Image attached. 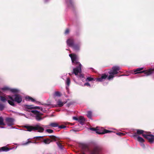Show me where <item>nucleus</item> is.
I'll return each instance as SVG.
<instances>
[{
  "mask_svg": "<svg viewBox=\"0 0 154 154\" xmlns=\"http://www.w3.org/2000/svg\"><path fill=\"white\" fill-rule=\"evenodd\" d=\"M23 127L26 128L27 129V131H37L38 132L42 133L44 130L43 128L38 125H35L34 126L24 125Z\"/></svg>",
  "mask_w": 154,
  "mask_h": 154,
  "instance_id": "obj_1",
  "label": "nucleus"
},
{
  "mask_svg": "<svg viewBox=\"0 0 154 154\" xmlns=\"http://www.w3.org/2000/svg\"><path fill=\"white\" fill-rule=\"evenodd\" d=\"M120 70V67L118 66H113L112 69L108 72L109 75V76L108 79L110 80L112 79L114 77V75L117 74L118 73V71Z\"/></svg>",
  "mask_w": 154,
  "mask_h": 154,
  "instance_id": "obj_2",
  "label": "nucleus"
},
{
  "mask_svg": "<svg viewBox=\"0 0 154 154\" xmlns=\"http://www.w3.org/2000/svg\"><path fill=\"white\" fill-rule=\"evenodd\" d=\"M69 56L71 57L73 65H77L81 64L79 62V58L78 56L74 54H69Z\"/></svg>",
  "mask_w": 154,
  "mask_h": 154,
  "instance_id": "obj_3",
  "label": "nucleus"
},
{
  "mask_svg": "<svg viewBox=\"0 0 154 154\" xmlns=\"http://www.w3.org/2000/svg\"><path fill=\"white\" fill-rule=\"evenodd\" d=\"M9 98L12 101H14L18 103H20L22 101L21 96L19 94H15L13 97L8 96Z\"/></svg>",
  "mask_w": 154,
  "mask_h": 154,
  "instance_id": "obj_4",
  "label": "nucleus"
},
{
  "mask_svg": "<svg viewBox=\"0 0 154 154\" xmlns=\"http://www.w3.org/2000/svg\"><path fill=\"white\" fill-rule=\"evenodd\" d=\"M76 68L73 69L72 73L74 74L75 75H78V74L81 73L82 72V65L80 64Z\"/></svg>",
  "mask_w": 154,
  "mask_h": 154,
  "instance_id": "obj_5",
  "label": "nucleus"
},
{
  "mask_svg": "<svg viewBox=\"0 0 154 154\" xmlns=\"http://www.w3.org/2000/svg\"><path fill=\"white\" fill-rule=\"evenodd\" d=\"M5 121L9 126H11L14 125V119L13 118L7 117L5 119Z\"/></svg>",
  "mask_w": 154,
  "mask_h": 154,
  "instance_id": "obj_6",
  "label": "nucleus"
},
{
  "mask_svg": "<svg viewBox=\"0 0 154 154\" xmlns=\"http://www.w3.org/2000/svg\"><path fill=\"white\" fill-rule=\"evenodd\" d=\"M143 136L147 139L150 143H152L154 141V136L152 134H143Z\"/></svg>",
  "mask_w": 154,
  "mask_h": 154,
  "instance_id": "obj_7",
  "label": "nucleus"
},
{
  "mask_svg": "<svg viewBox=\"0 0 154 154\" xmlns=\"http://www.w3.org/2000/svg\"><path fill=\"white\" fill-rule=\"evenodd\" d=\"M108 75L105 74H102L100 78H97L96 79V81L102 82L104 81L107 77Z\"/></svg>",
  "mask_w": 154,
  "mask_h": 154,
  "instance_id": "obj_8",
  "label": "nucleus"
},
{
  "mask_svg": "<svg viewBox=\"0 0 154 154\" xmlns=\"http://www.w3.org/2000/svg\"><path fill=\"white\" fill-rule=\"evenodd\" d=\"M66 2L68 6L72 10H73L74 6L72 0H66Z\"/></svg>",
  "mask_w": 154,
  "mask_h": 154,
  "instance_id": "obj_9",
  "label": "nucleus"
},
{
  "mask_svg": "<svg viewBox=\"0 0 154 154\" xmlns=\"http://www.w3.org/2000/svg\"><path fill=\"white\" fill-rule=\"evenodd\" d=\"M154 72V69H149L148 70H143L140 72H145V75L148 76L152 74Z\"/></svg>",
  "mask_w": 154,
  "mask_h": 154,
  "instance_id": "obj_10",
  "label": "nucleus"
},
{
  "mask_svg": "<svg viewBox=\"0 0 154 154\" xmlns=\"http://www.w3.org/2000/svg\"><path fill=\"white\" fill-rule=\"evenodd\" d=\"M85 121V119L82 116H80L79 117L78 122L82 125H83Z\"/></svg>",
  "mask_w": 154,
  "mask_h": 154,
  "instance_id": "obj_11",
  "label": "nucleus"
},
{
  "mask_svg": "<svg viewBox=\"0 0 154 154\" xmlns=\"http://www.w3.org/2000/svg\"><path fill=\"white\" fill-rule=\"evenodd\" d=\"M74 40L73 39H69L67 41V45L69 47H72L74 44Z\"/></svg>",
  "mask_w": 154,
  "mask_h": 154,
  "instance_id": "obj_12",
  "label": "nucleus"
},
{
  "mask_svg": "<svg viewBox=\"0 0 154 154\" xmlns=\"http://www.w3.org/2000/svg\"><path fill=\"white\" fill-rule=\"evenodd\" d=\"M32 105H24V107L26 109V110L28 112H30L29 109H34V107L32 106Z\"/></svg>",
  "mask_w": 154,
  "mask_h": 154,
  "instance_id": "obj_13",
  "label": "nucleus"
},
{
  "mask_svg": "<svg viewBox=\"0 0 154 154\" xmlns=\"http://www.w3.org/2000/svg\"><path fill=\"white\" fill-rule=\"evenodd\" d=\"M11 149L6 146H4L0 148V152L2 151L7 152Z\"/></svg>",
  "mask_w": 154,
  "mask_h": 154,
  "instance_id": "obj_14",
  "label": "nucleus"
},
{
  "mask_svg": "<svg viewBox=\"0 0 154 154\" xmlns=\"http://www.w3.org/2000/svg\"><path fill=\"white\" fill-rule=\"evenodd\" d=\"M41 141L45 144H49L51 142L50 139L48 138H46L44 139L43 141L41 140Z\"/></svg>",
  "mask_w": 154,
  "mask_h": 154,
  "instance_id": "obj_15",
  "label": "nucleus"
},
{
  "mask_svg": "<svg viewBox=\"0 0 154 154\" xmlns=\"http://www.w3.org/2000/svg\"><path fill=\"white\" fill-rule=\"evenodd\" d=\"M42 115V114L39 112L38 114H37L35 117L36 119L38 121H40L42 119V118L40 116Z\"/></svg>",
  "mask_w": 154,
  "mask_h": 154,
  "instance_id": "obj_16",
  "label": "nucleus"
},
{
  "mask_svg": "<svg viewBox=\"0 0 154 154\" xmlns=\"http://www.w3.org/2000/svg\"><path fill=\"white\" fill-rule=\"evenodd\" d=\"M143 68H138L137 69H136L134 71V72H135V74H136L137 73H144V74H145V72H142V71H141V70H143Z\"/></svg>",
  "mask_w": 154,
  "mask_h": 154,
  "instance_id": "obj_17",
  "label": "nucleus"
},
{
  "mask_svg": "<svg viewBox=\"0 0 154 154\" xmlns=\"http://www.w3.org/2000/svg\"><path fill=\"white\" fill-rule=\"evenodd\" d=\"M57 105L59 107H62L64 105V103L60 99L58 100L57 102Z\"/></svg>",
  "mask_w": 154,
  "mask_h": 154,
  "instance_id": "obj_18",
  "label": "nucleus"
},
{
  "mask_svg": "<svg viewBox=\"0 0 154 154\" xmlns=\"http://www.w3.org/2000/svg\"><path fill=\"white\" fill-rule=\"evenodd\" d=\"M72 47L74 50L78 51L79 49L80 46L79 45L74 44Z\"/></svg>",
  "mask_w": 154,
  "mask_h": 154,
  "instance_id": "obj_19",
  "label": "nucleus"
},
{
  "mask_svg": "<svg viewBox=\"0 0 154 154\" xmlns=\"http://www.w3.org/2000/svg\"><path fill=\"white\" fill-rule=\"evenodd\" d=\"M51 142L53 141H55L57 140V137L54 135H51L49 136Z\"/></svg>",
  "mask_w": 154,
  "mask_h": 154,
  "instance_id": "obj_20",
  "label": "nucleus"
},
{
  "mask_svg": "<svg viewBox=\"0 0 154 154\" xmlns=\"http://www.w3.org/2000/svg\"><path fill=\"white\" fill-rule=\"evenodd\" d=\"M38 143V142H37L36 141H33V140L32 141H31V140H29V139H28V141L25 143H23V145H27L28 144H29V143Z\"/></svg>",
  "mask_w": 154,
  "mask_h": 154,
  "instance_id": "obj_21",
  "label": "nucleus"
},
{
  "mask_svg": "<svg viewBox=\"0 0 154 154\" xmlns=\"http://www.w3.org/2000/svg\"><path fill=\"white\" fill-rule=\"evenodd\" d=\"M144 131L141 130L137 129V130L136 134H137L138 135L142 134L143 136V135L144 134L143 133L144 132Z\"/></svg>",
  "mask_w": 154,
  "mask_h": 154,
  "instance_id": "obj_22",
  "label": "nucleus"
},
{
  "mask_svg": "<svg viewBox=\"0 0 154 154\" xmlns=\"http://www.w3.org/2000/svg\"><path fill=\"white\" fill-rule=\"evenodd\" d=\"M4 120L2 116H0V126L6 125L5 123L4 122Z\"/></svg>",
  "mask_w": 154,
  "mask_h": 154,
  "instance_id": "obj_23",
  "label": "nucleus"
},
{
  "mask_svg": "<svg viewBox=\"0 0 154 154\" xmlns=\"http://www.w3.org/2000/svg\"><path fill=\"white\" fill-rule=\"evenodd\" d=\"M58 146V147L61 149H63V146L59 142H56Z\"/></svg>",
  "mask_w": 154,
  "mask_h": 154,
  "instance_id": "obj_24",
  "label": "nucleus"
},
{
  "mask_svg": "<svg viewBox=\"0 0 154 154\" xmlns=\"http://www.w3.org/2000/svg\"><path fill=\"white\" fill-rule=\"evenodd\" d=\"M49 126L53 127H57L58 126V124L56 123H52L50 124Z\"/></svg>",
  "mask_w": 154,
  "mask_h": 154,
  "instance_id": "obj_25",
  "label": "nucleus"
},
{
  "mask_svg": "<svg viewBox=\"0 0 154 154\" xmlns=\"http://www.w3.org/2000/svg\"><path fill=\"white\" fill-rule=\"evenodd\" d=\"M92 116V112L91 111H89L87 112V116L89 119H91Z\"/></svg>",
  "mask_w": 154,
  "mask_h": 154,
  "instance_id": "obj_26",
  "label": "nucleus"
},
{
  "mask_svg": "<svg viewBox=\"0 0 154 154\" xmlns=\"http://www.w3.org/2000/svg\"><path fill=\"white\" fill-rule=\"evenodd\" d=\"M137 140L141 143H143L144 142V140L141 137H138L137 138Z\"/></svg>",
  "mask_w": 154,
  "mask_h": 154,
  "instance_id": "obj_27",
  "label": "nucleus"
},
{
  "mask_svg": "<svg viewBox=\"0 0 154 154\" xmlns=\"http://www.w3.org/2000/svg\"><path fill=\"white\" fill-rule=\"evenodd\" d=\"M61 94L60 92L58 91H57L55 92L54 95L55 96L60 97Z\"/></svg>",
  "mask_w": 154,
  "mask_h": 154,
  "instance_id": "obj_28",
  "label": "nucleus"
},
{
  "mask_svg": "<svg viewBox=\"0 0 154 154\" xmlns=\"http://www.w3.org/2000/svg\"><path fill=\"white\" fill-rule=\"evenodd\" d=\"M95 79L90 77H88L86 79V81H95Z\"/></svg>",
  "mask_w": 154,
  "mask_h": 154,
  "instance_id": "obj_29",
  "label": "nucleus"
},
{
  "mask_svg": "<svg viewBox=\"0 0 154 154\" xmlns=\"http://www.w3.org/2000/svg\"><path fill=\"white\" fill-rule=\"evenodd\" d=\"M113 131H109V130H107L106 129H104L103 131L102 132V133L103 134H104L105 133H107L109 132H112Z\"/></svg>",
  "mask_w": 154,
  "mask_h": 154,
  "instance_id": "obj_30",
  "label": "nucleus"
},
{
  "mask_svg": "<svg viewBox=\"0 0 154 154\" xmlns=\"http://www.w3.org/2000/svg\"><path fill=\"white\" fill-rule=\"evenodd\" d=\"M26 99H28L29 100H30L32 102H34L35 101V99L32 98V97H29V96H28L26 97Z\"/></svg>",
  "mask_w": 154,
  "mask_h": 154,
  "instance_id": "obj_31",
  "label": "nucleus"
},
{
  "mask_svg": "<svg viewBox=\"0 0 154 154\" xmlns=\"http://www.w3.org/2000/svg\"><path fill=\"white\" fill-rule=\"evenodd\" d=\"M43 136H37L34 137V139H35L37 140H40L41 139H43Z\"/></svg>",
  "mask_w": 154,
  "mask_h": 154,
  "instance_id": "obj_32",
  "label": "nucleus"
},
{
  "mask_svg": "<svg viewBox=\"0 0 154 154\" xmlns=\"http://www.w3.org/2000/svg\"><path fill=\"white\" fill-rule=\"evenodd\" d=\"M0 100L3 102H5L6 101V99L5 97L2 96H0Z\"/></svg>",
  "mask_w": 154,
  "mask_h": 154,
  "instance_id": "obj_33",
  "label": "nucleus"
},
{
  "mask_svg": "<svg viewBox=\"0 0 154 154\" xmlns=\"http://www.w3.org/2000/svg\"><path fill=\"white\" fill-rule=\"evenodd\" d=\"M10 91L13 93H17L18 92V90L16 89H11L10 88Z\"/></svg>",
  "mask_w": 154,
  "mask_h": 154,
  "instance_id": "obj_34",
  "label": "nucleus"
},
{
  "mask_svg": "<svg viewBox=\"0 0 154 154\" xmlns=\"http://www.w3.org/2000/svg\"><path fill=\"white\" fill-rule=\"evenodd\" d=\"M70 81L69 78H67L66 79V84L68 86H69L70 85Z\"/></svg>",
  "mask_w": 154,
  "mask_h": 154,
  "instance_id": "obj_35",
  "label": "nucleus"
},
{
  "mask_svg": "<svg viewBox=\"0 0 154 154\" xmlns=\"http://www.w3.org/2000/svg\"><path fill=\"white\" fill-rule=\"evenodd\" d=\"M45 131L48 133H52L54 131L53 130L51 129H47L45 130Z\"/></svg>",
  "mask_w": 154,
  "mask_h": 154,
  "instance_id": "obj_36",
  "label": "nucleus"
},
{
  "mask_svg": "<svg viewBox=\"0 0 154 154\" xmlns=\"http://www.w3.org/2000/svg\"><path fill=\"white\" fill-rule=\"evenodd\" d=\"M14 101H12V100L11 101V100H8V102L12 106H14L15 105H14V103L13 102Z\"/></svg>",
  "mask_w": 154,
  "mask_h": 154,
  "instance_id": "obj_37",
  "label": "nucleus"
},
{
  "mask_svg": "<svg viewBox=\"0 0 154 154\" xmlns=\"http://www.w3.org/2000/svg\"><path fill=\"white\" fill-rule=\"evenodd\" d=\"M10 88H9L8 87H5L2 88V90H3V91H10Z\"/></svg>",
  "mask_w": 154,
  "mask_h": 154,
  "instance_id": "obj_38",
  "label": "nucleus"
},
{
  "mask_svg": "<svg viewBox=\"0 0 154 154\" xmlns=\"http://www.w3.org/2000/svg\"><path fill=\"white\" fill-rule=\"evenodd\" d=\"M31 112L33 113L34 114H35L36 115L37 114H38L39 112L38 111L36 110H32L31 111Z\"/></svg>",
  "mask_w": 154,
  "mask_h": 154,
  "instance_id": "obj_39",
  "label": "nucleus"
},
{
  "mask_svg": "<svg viewBox=\"0 0 154 154\" xmlns=\"http://www.w3.org/2000/svg\"><path fill=\"white\" fill-rule=\"evenodd\" d=\"M4 108V106L2 104L0 103V110L2 111Z\"/></svg>",
  "mask_w": 154,
  "mask_h": 154,
  "instance_id": "obj_40",
  "label": "nucleus"
},
{
  "mask_svg": "<svg viewBox=\"0 0 154 154\" xmlns=\"http://www.w3.org/2000/svg\"><path fill=\"white\" fill-rule=\"evenodd\" d=\"M58 128L63 129L66 128V126L63 125H61L60 126L58 125Z\"/></svg>",
  "mask_w": 154,
  "mask_h": 154,
  "instance_id": "obj_41",
  "label": "nucleus"
},
{
  "mask_svg": "<svg viewBox=\"0 0 154 154\" xmlns=\"http://www.w3.org/2000/svg\"><path fill=\"white\" fill-rule=\"evenodd\" d=\"M90 129L92 131H97V129L95 128H90Z\"/></svg>",
  "mask_w": 154,
  "mask_h": 154,
  "instance_id": "obj_42",
  "label": "nucleus"
},
{
  "mask_svg": "<svg viewBox=\"0 0 154 154\" xmlns=\"http://www.w3.org/2000/svg\"><path fill=\"white\" fill-rule=\"evenodd\" d=\"M34 109H40L41 110H42V108L39 106H35L34 107Z\"/></svg>",
  "mask_w": 154,
  "mask_h": 154,
  "instance_id": "obj_43",
  "label": "nucleus"
},
{
  "mask_svg": "<svg viewBox=\"0 0 154 154\" xmlns=\"http://www.w3.org/2000/svg\"><path fill=\"white\" fill-rule=\"evenodd\" d=\"M117 134L120 136H124L125 135V134L121 132H119L116 134Z\"/></svg>",
  "mask_w": 154,
  "mask_h": 154,
  "instance_id": "obj_44",
  "label": "nucleus"
},
{
  "mask_svg": "<svg viewBox=\"0 0 154 154\" xmlns=\"http://www.w3.org/2000/svg\"><path fill=\"white\" fill-rule=\"evenodd\" d=\"M69 29H67L65 31V34H67L69 33Z\"/></svg>",
  "mask_w": 154,
  "mask_h": 154,
  "instance_id": "obj_45",
  "label": "nucleus"
},
{
  "mask_svg": "<svg viewBox=\"0 0 154 154\" xmlns=\"http://www.w3.org/2000/svg\"><path fill=\"white\" fill-rule=\"evenodd\" d=\"M84 86H87L91 87V85L88 82H86L84 84Z\"/></svg>",
  "mask_w": 154,
  "mask_h": 154,
  "instance_id": "obj_46",
  "label": "nucleus"
},
{
  "mask_svg": "<svg viewBox=\"0 0 154 154\" xmlns=\"http://www.w3.org/2000/svg\"><path fill=\"white\" fill-rule=\"evenodd\" d=\"M96 133L99 134H103L102 132H100V131H98V130L97 129V131H96Z\"/></svg>",
  "mask_w": 154,
  "mask_h": 154,
  "instance_id": "obj_47",
  "label": "nucleus"
},
{
  "mask_svg": "<svg viewBox=\"0 0 154 154\" xmlns=\"http://www.w3.org/2000/svg\"><path fill=\"white\" fill-rule=\"evenodd\" d=\"M83 148L84 149H88V148L87 145H85L83 146Z\"/></svg>",
  "mask_w": 154,
  "mask_h": 154,
  "instance_id": "obj_48",
  "label": "nucleus"
},
{
  "mask_svg": "<svg viewBox=\"0 0 154 154\" xmlns=\"http://www.w3.org/2000/svg\"><path fill=\"white\" fill-rule=\"evenodd\" d=\"M138 135L137 134H136V132H135V133H134L133 134V136L134 137H137Z\"/></svg>",
  "mask_w": 154,
  "mask_h": 154,
  "instance_id": "obj_49",
  "label": "nucleus"
},
{
  "mask_svg": "<svg viewBox=\"0 0 154 154\" xmlns=\"http://www.w3.org/2000/svg\"><path fill=\"white\" fill-rule=\"evenodd\" d=\"M80 75H79V77L80 78H82L84 77V75L83 74H81V73L79 74Z\"/></svg>",
  "mask_w": 154,
  "mask_h": 154,
  "instance_id": "obj_50",
  "label": "nucleus"
},
{
  "mask_svg": "<svg viewBox=\"0 0 154 154\" xmlns=\"http://www.w3.org/2000/svg\"><path fill=\"white\" fill-rule=\"evenodd\" d=\"M73 119L74 120H77V121H78V119H79V118H78L77 117H73Z\"/></svg>",
  "mask_w": 154,
  "mask_h": 154,
  "instance_id": "obj_51",
  "label": "nucleus"
},
{
  "mask_svg": "<svg viewBox=\"0 0 154 154\" xmlns=\"http://www.w3.org/2000/svg\"><path fill=\"white\" fill-rule=\"evenodd\" d=\"M36 103H39V104L40 103L39 102H36Z\"/></svg>",
  "mask_w": 154,
  "mask_h": 154,
  "instance_id": "obj_52",
  "label": "nucleus"
},
{
  "mask_svg": "<svg viewBox=\"0 0 154 154\" xmlns=\"http://www.w3.org/2000/svg\"><path fill=\"white\" fill-rule=\"evenodd\" d=\"M1 127L2 128H4V127Z\"/></svg>",
  "mask_w": 154,
  "mask_h": 154,
  "instance_id": "obj_53",
  "label": "nucleus"
},
{
  "mask_svg": "<svg viewBox=\"0 0 154 154\" xmlns=\"http://www.w3.org/2000/svg\"><path fill=\"white\" fill-rule=\"evenodd\" d=\"M69 75H70V73H69Z\"/></svg>",
  "mask_w": 154,
  "mask_h": 154,
  "instance_id": "obj_54",
  "label": "nucleus"
}]
</instances>
